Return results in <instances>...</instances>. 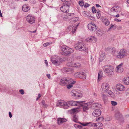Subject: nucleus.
I'll use <instances>...</instances> for the list:
<instances>
[{"label":"nucleus","mask_w":129,"mask_h":129,"mask_svg":"<svg viewBox=\"0 0 129 129\" xmlns=\"http://www.w3.org/2000/svg\"><path fill=\"white\" fill-rule=\"evenodd\" d=\"M43 105V106L44 107V108H46L47 107V105L45 103Z\"/></svg>","instance_id":"obj_64"},{"label":"nucleus","mask_w":129,"mask_h":129,"mask_svg":"<svg viewBox=\"0 0 129 129\" xmlns=\"http://www.w3.org/2000/svg\"><path fill=\"white\" fill-rule=\"evenodd\" d=\"M79 25V23L76 26H74L73 25L69 26L68 27V28L70 30V28H72V33L73 34L74 33L75 31L76 30V29L77 28V27Z\"/></svg>","instance_id":"obj_20"},{"label":"nucleus","mask_w":129,"mask_h":129,"mask_svg":"<svg viewBox=\"0 0 129 129\" xmlns=\"http://www.w3.org/2000/svg\"><path fill=\"white\" fill-rule=\"evenodd\" d=\"M56 107H59L64 109H68L67 102L64 100L58 101L57 102Z\"/></svg>","instance_id":"obj_5"},{"label":"nucleus","mask_w":129,"mask_h":129,"mask_svg":"<svg viewBox=\"0 0 129 129\" xmlns=\"http://www.w3.org/2000/svg\"><path fill=\"white\" fill-rule=\"evenodd\" d=\"M111 104L112 105L115 106L117 104V103L115 101H111Z\"/></svg>","instance_id":"obj_51"},{"label":"nucleus","mask_w":129,"mask_h":129,"mask_svg":"<svg viewBox=\"0 0 129 129\" xmlns=\"http://www.w3.org/2000/svg\"><path fill=\"white\" fill-rule=\"evenodd\" d=\"M121 114L120 113V112L118 111H117L115 113V118L116 119H118L120 117Z\"/></svg>","instance_id":"obj_27"},{"label":"nucleus","mask_w":129,"mask_h":129,"mask_svg":"<svg viewBox=\"0 0 129 129\" xmlns=\"http://www.w3.org/2000/svg\"><path fill=\"white\" fill-rule=\"evenodd\" d=\"M92 11L93 13H96V12L97 10L95 9L94 7L93 6L92 8Z\"/></svg>","instance_id":"obj_46"},{"label":"nucleus","mask_w":129,"mask_h":129,"mask_svg":"<svg viewBox=\"0 0 129 129\" xmlns=\"http://www.w3.org/2000/svg\"><path fill=\"white\" fill-rule=\"evenodd\" d=\"M20 93L22 94H23L24 93V91L23 89H20L19 90Z\"/></svg>","instance_id":"obj_53"},{"label":"nucleus","mask_w":129,"mask_h":129,"mask_svg":"<svg viewBox=\"0 0 129 129\" xmlns=\"http://www.w3.org/2000/svg\"><path fill=\"white\" fill-rule=\"evenodd\" d=\"M80 123L83 126H86V125H88V124H87V123L86 124H84V123Z\"/></svg>","instance_id":"obj_60"},{"label":"nucleus","mask_w":129,"mask_h":129,"mask_svg":"<svg viewBox=\"0 0 129 129\" xmlns=\"http://www.w3.org/2000/svg\"><path fill=\"white\" fill-rule=\"evenodd\" d=\"M78 117L76 115H75L73 116V121L76 122H77L78 121Z\"/></svg>","instance_id":"obj_34"},{"label":"nucleus","mask_w":129,"mask_h":129,"mask_svg":"<svg viewBox=\"0 0 129 129\" xmlns=\"http://www.w3.org/2000/svg\"><path fill=\"white\" fill-rule=\"evenodd\" d=\"M115 7V9L116 12H119L121 11V8L119 6H114Z\"/></svg>","instance_id":"obj_40"},{"label":"nucleus","mask_w":129,"mask_h":129,"mask_svg":"<svg viewBox=\"0 0 129 129\" xmlns=\"http://www.w3.org/2000/svg\"><path fill=\"white\" fill-rule=\"evenodd\" d=\"M80 79H86V75L85 73L81 72H80Z\"/></svg>","instance_id":"obj_22"},{"label":"nucleus","mask_w":129,"mask_h":129,"mask_svg":"<svg viewBox=\"0 0 129 129\" xmlns=\"http://www.w3.org/2000/svg\"><path fill=\"white\" fill-rule=\"evenodd\" d=\"M112 50H113V51H112V54H113V55L114 56H116L117 57V55H118V53L117 51H116L114 49H112Z\"/></svg>","instance_id":"obj_39"},{"label":"nucleus","mask_w":129,"mask_h":129,"mask_svg":"<svg viewBox=\"0 0 129 129\" xmlns=\"http://www.w3.org/2000/svg\"><path fill=\"white\" fill-rule=\"evenodd\" d=\"M73 84H67V87L68 89H70L73 86Z\"/></svg>","instance_id":"obj_41"},{"label":"nucleus","mask_w":129,"mask_h":129,"mask_svg":"<svg viewBox=\"0 0 129 129\" xmlns=\"http://www.w3.org/2000/svg\"><path fill=\"white\" fill-rule=\"evenodd\" d=\"M86 40L87 41H89V42L92 41L93 42H96L97 40V38L94 36H92L88 38Z\"/></svg>","instance_id":"obj_17"},{"label":"nucleus","mask_w":129,"mask_h":129,"mask_svg":"<svg viewBox=\"0 0 129 129\" xmlns=\"http://www.w3.org/2000/svg\"><path fill=\"white\" fill-rule=\"evenodd\" d=\"M123 63H121L116 67V72L117 73H122L123 71V67H122Z\"/></svg>","instance_id":"obj_13"},{"label":"nucleus","mask_w":129,"mask_h":129,"mask_svg":"<svg viewBox=\"0 0 129 129\" xmlns=\"http://www.w3.org/2000/svg\"><path fill=\"white\" fill-rule=\"evenodd\" d=\"M116 88L119 91H123L125 90L124 86L122 84H117L116 85Z\"/></svg>","instance_id":"obj_15"},{"label":"nucleus","mask_w":129,"mask_h":129,"mask_svg":"<svg viewBox=\"0 0 129 129\" xmlns=\"http://www.w3.org/2000/svg\"><path fill=\"white\" fill-rule=\"evenodd\" d=\"M103 34V32L101 30H97L96 31V34L99 36H102Z\"/></svg>","instance_id":"obj_32"},{"label":"nucleus","mask_w":129,"mask_h":129,"mask_svg":"<svg viewBox=\"0 0 129 129\" xmlns=\"http://www.w3.org/2000/svg\"><path fill=\"white\" fill-rule=\"evenodd\" d=\"M80 72L75 73L74 74V76L75 78H80Z\"/></svg>","instance_id":"obj_31"},{"label":"nucleus","mask_w":129,"mask_h":129,"mask_svg":"<svg viewBox=\"0 0 129 129\" xmlns=\"http://www.w3.org/2000/svg\"><path fill=\"white\" fill-rule=\"evenodd\" d=\"M41 96V95L40 94H38V97L36 99V101L38 100L39 99V98H40Z\"/></svg>","instance_id":"obj_58"},{"label":"nucleus","mask_w":129,"mask_h":129,"mask_svg":"<svg viewBox=\"0 0 129 129\" xmlns=\"http://www.w3.org/2000/svg\"><path fill=\"white\" fill-rule=\"evenodd\" d=\"M106 92H107L108 94L112 98H113L114 97V94L111 90H108Z\"/></svg>","instance_id":"obj_26"},{"label":"nucleus","mask_w":129,"mask_h":129,"mask_svg":"<svg viewBox=\"0 0 129 129\" xmlns=\"http://www.w3.org/2000/svg\"><path fill=\"white\" fill-rule=\"evenodd\" d=\"M44 61H45V63L46 65L47 66H48V63L47 60H45Z\"/></svg>","instance_id":"obj_63"},{"label":"nucleus","mask_w":129,"mask_h":129,"mask_svg":"<svg viewBox=\"0 0 129 129\" xmlns=\"http://www.w3.org/2000/svg\"><path fill=\"white\" fill-rule=\"evenodd\" d=\"M74 63L73 62V60L71 61V62L69 61L67 64L68 66L71 67H73L74 66Z\"/></svg>","instance_id":"obj_29"},{"label":"nucleus","mask_w":129,"mask_h":129,"mask_svg":"<svg viewBox=\"0 0 129 129\" xmlns=\"http://www.w3.org/2000/svg\"><path fill=\"white\" fill-rule=\"evenodd\" d=\"M103 21L104 24L106 26H108L110 24L109 21L107 19H105Z\"/></svg>","instance_id":"obj_36"},{"label":"nucleus","mask_w":129,"mask_h":129,"mask_svg":"<svg viewBox=\"0 0 129 129\" xmlns=\"http://www.w3.org/2000/svg\"><path fill=\"white\" fill-rule=\"evenodd\" d=\"M110 27L109 28V29H111L112 28H113V29H115L116 28V26L115 25H112L111 24L110 25Z\"/></svg>","instance_id":"obj_45"},{"label":"nucleus","mask_w":129,"mask_h":129,"mask_svg":"<svg viewBox=\"0 0 129 129\" xmlns=\"http://www.w3.org/2000/svg\"><path fill=\"white\" fill-rule=\"evenodd\" d=\"M50 44V43H47L44 44H43L44 46L45 47L47 46H48Z\"/></svg>","instance_id":"obj_54"},{"label":"nucleus","mask_w":129,"mask_h":129,"mask_svg":"<svg viewBox=\"0 0 129 129\" xmlns=\"http://www.w3.org/2000/svg\"><path fill=\"white\" fill-rule=\"evenodd\" d=\"M104 118L103 117H101L98 118L97 119H96V121H99L101 122L103 120Z\"/></svg>","instance_id":"obj_48"},{"label":"nucleus","mask_w":129,"mask_h":129,"mask_svg":"<svg viewBox=\"0 0 129 129\" xmlns=\"http://www.w3.org/2000/svg\"><path fill=\"white\" fill-rule=\"evenodd\" d=\"M109 85L108 83L104 82L102 84L101 90L103 92H107L109 89Z\"/></svg>","instance_id":"obj_8"},{"label":"nucleus","mask_w":129,"mask_h":129,"mask_svg":"<svg viewBox=\"0 0 129 129\" xmlns=\"http://www.w3.org/2000/svg\"><path fill=\"white\" fill-rule=\"evenodd\" d=\"M126 55V51L124 49H122L119 53H118V55H117V57L119 58H123L124 56Z\"/></svg>","instance_id":"obj_10"},{"label":"nucleus","mask_w":129,"mask_h":129,"mask_svg":"<svg viewBox=\"0 0 129 129\" xmlns=\"http://www.w3.org/2000/svg\"><path fill=\"white\" fill-rule=\"evenodd\" d=\"M114 20L115 21H116L117 22H120L121 21V20H120L118 19L117 18H115L114 19Z\"/></svg>","instance_id":"obj_59"},{"label":"nucleus","mask_w":129,"mask_h":129,"mask_svg":"<svg viewBox=\"0 0 129 129\" xmlns=\"http://www.w3.org/2000/svg\"><path fill=\"white\" fill-rule=\"evenodd\" d=\"M60 9L62 12L64 13H68L69 12V8L63 5L60 8Z\"/></svg>","instance_id":"obj_16"},{"label":"nucleus","mask_w":129,"mask_h":129,"mask_svg":"<svg viewBox=\"0 0 129 129\" xmlns=\"http://www.w3.org/2000/svg\"><path fill=\"white\" fill-rule=\"evenodd\" d=\"M57 121L58 124L60 125L63 122H66L67 121V120L65 118H59L57 120Z\"/></svg>","instance_id":"obj_18"},{"label":"nucleus","mask_w":129,"mask_h":129,"mask_svg":"<svg viewBox=\"0 0 129 129\" xmlns=\"http://www.w3.org/2000/svg\"><path fill=\"white\" fill-rule=\"evenodd\" d=\"M60 84L62 85H65L67 84H74L76 83V81L72 79L68 78H63L60 81Z\"/></svg>","instance_id":"obj_1"},{"label":"nucleus","mask_w":129,"mask_h":129,"mask_svg":"<svg viewBox=\"0 0 129 129\" xmlns=\"http://www.w3.org/2000/svg\"><path fill=\"white\" fill-rule=\"evenodd\" d=\"M103 99L104 103H106L107 101V97L104 95H103L102 96Z\"/></svg>","instance_id":"obj_38"},{"label":"nucleus","mask_w":129,"mask_h":129,"mask_svg":"<svg viewBox=\"0 0 129 129\" xmlns=\"http://www.w3.org/2000/svg\"><path fill=\"white\" fill-rule=\"evenodd\" d=\"M115 8V6H113L111 9V11L113 12H116Z\"/></svg>","instance_id":"obj_47"},{"label":"nucleus","mask_w":129,"mask_h":129,"mask_svg":"<svg viewBox=\"0 0 129 129\" xmlns=\"http://www.w3.org/2000/svg\"><path fill=\"white\" fill-rule=\"evenodd\" d=\"M102 77L101 73L99 72L98 74V81H100Z\"/></svg>","instance_id":"obj_42"},{"label":"nucleus","mask_w":129,"mask_h":129,"mask_svg":"<svg viewBox=\"0 0 129 129\" xmlns=\"http://www.w3.org/2000/svg\"><path fill=\"white\" fill-rule=\"evenodd\" d=\"M81 67V64L80 63H74L73 67H74L76 68H79Z\"/></svg>","instance_id":"obj_28"},{"label":"nucleus","mask_w":129,"mask_h":129,"mask_svg":"<svg viewBox=\"0 0 129 129\" xmlns=\"http://www.w3.org/2000/svg\"><path fill=\"white\" fill-rule=\"evenodd\" d=\"M9 117L10 118H11V117H12V114H11V113L10 112H9Z\"/></svg>","instance_id":"obj_61"},{"label":"nucleus","mask_w":129,"mask_h":129,"mask_svg":"<svg viewBox=\"0 0 129 129\" xmlns=\"http://www.w3.org/2000/svg\"><path fill=\"white\" fill-rule=\"evenodd\" d=\"M87 26L88 29L91 31L94 32L96 30V27L94 24L90 23L88 24Z\"/></svg>","instance_id":"obj_12"},{"label":"nucleus","mask_w":129,"mask_h":129,"mask_svg":"<svg viewBox=\"0 0 129 129\" xmlns=\"http://www.w3.org/2000/svg\"><path fill=\"white\" fill-rule=\"evenodd\" d=\"M47 77H48V78L49 79H50L51 77H50V74H47Z\"/></svg>","instance_id":"obj_62"},{"label":"nucleus","mask_w":129,"mask_h":129,"mask_svg":"<svg viewBox=\"0 0 129 129\" xmlns=\"http://www.w3.org/2000/svg\"><path fill=\"white\" fill-rule=\"evenodd\" d=\"M64 71L66 72H72L73 71V68H64Z\"/></svg>","instance_id":"obj_23"},{"label":"nucleus","mask_w":129,"mask_h":129,"mask_svg":"<svg viewBox=\"0 0 129 129\" xmlns=\"http://www.w3.org/2000/svg\"><path fill=\"white\" fill-rule=\"evenodd\" d=\"M96 16L97 18L98 19H99L101 16V14L99 12H97Z\"/></svg>","instance_id":"obj_49"},{"label":"nucleus","mask_w":129,"mask_h":129,"mask_svg":"<svg viewBox=\"0 0 129 129\" xmlns=\"http://www.w3.org/2000/svg\"><path fill=\"white\" fill-rule=\"evenodd\" d=\"M99 105H100V104H99L97 103H94L91 105V107L93 108H95L96 107L99 106Z\"/></svg>","instance_id":"obj_33"},{"label":"nucleus","mask_w":129,"mask_h":129,"mask_svg":"<svg viewBox=\"0 0 129 129\" xmlns=\"http://www.w3.org/2000/svg\"><path fill=\"white\" fill-rule=\"evenodd\" d=\"M89 5L88 3H86L84 5V7L86 8L88 7L89 6Z\"/></svg>","instance_id":"obj_57"},{"label":"nucleus","mask_w":129,"mask_h":129,"mask_svg":"<svg viewBox=\"0 0 129 129\" xmlns=\"http://www.w3.org/2000/svg\"><path fill=\"white\" fill-rule=\"evenodd\" d=\"M103 70L105 72L108 74L112 75L113 73V68L111 66H105Z\"/></svg>","instance_id":"obj_6"},{"label":"nucleus","mask_w":129,"mask_h":129,"mask_svg":"<svg viewBox=\"0 0 129 129\" xmlns=\"http://www.w3.org/2000/svg\"><path fill=\"white\" fill-rule=\"evenodd\" d=\"M79 5L81 6H82L84 5V3L83 2L81 1H80L79 2Z\"/></svg>","instance_id":"obj_55"},{"label":"nucleus","mask_w":129,"mask_h":129,"mask_svg":"<svg viewBox=\"0 0 129 129\" xmlns=\"http://www.w3.org/2000/svg\"><path fill=\"white\" fill-rule=\"evenodd\" d=\"M87 13H88L87 12L84 11L83 12L82 14L84 16H86L87 15H88L87 14Z\"/></svg>","instance_id":"obj_50"},{"label":"nucleus","mask_w":129,"mask_h":129,"mask_svg":"<svg viewBox=\"0 0 129 129\" xmlns=\"http://www.w3.org/2000/svg\"><path fill=\"white\" fill-rule=\"evenodd\" d=\"M124 83L126 85L129 84V78L127 77L126 79L124 78L123 80Z\"/></svg>","instance_id":"obj_30"},{"label":"nucleus","mask_w":129,"mask_h":129,"mask_svg":"<svg viewBox=\"0 0 129 129\" xmlns=\"http://www.w3.org/2000/svg\"><path fill=\"white\" fill-rule=\"evenodd\" d=\"M63 5L64 6H66V7H67L69 8L71 5L70 2L69 1H66L65 2L63 3Z\"/></svg>","instance_id":"obj_25"},{"label":"nucleus","mask_w":129,"mask_h":129,"mask_svg":"<svg viewBox=\"0 0 129 129\" xmlns=\"http://www.w3.org/2000/svg\"><path fill=\"white\" fill-rule=\"evenodd\" d=\"M74 47L76 50L81 51L85 50L86 49L85 44L83 43L79 42L76 43Z\"/></svg>","instance_id":"obj_2"},{"label":"nucleus","mask_w":129,"mask_h":129,"mask_svg":"<svg viewBox=\"0 0 129 129\" xmlns=\"http://www.w3.org/2000/svg\"><path fill=\"white\" fill-rule=\"evenodd\" d=\"M71 95L74 96L76 98H80L83 95L81 91H77L74 90H72L71 92Z\"/></svg>","instance_id":"obj_7"},{"label":"nucleus","mask_w":129,"mask_h":129,"mask_svg":"<svg viewBox=\"0 0 129 129\" xmlns=\"http://www.w3.org/2000/svg\"><path fill=\"white\" fill-rule=\"evenodd\" d=\"M101 110L98 109L94 110L92 113V115L94 117H98L101 114Z\"/></svg>","instance_id":"obj_14"},{"label":"nucleus","mask_w":129,"mask_h":129,"mask_svg":"<svg viewBox=\"0 0 129 129\" xmlns=\"http://www.w3.org/2000/svg\"><path fill=\"white\" fill-rule=\"evenodd\" d=\"M79 108H74L72 109V111L73 113L77 112L79 111Z\"/></svg>","instance_id":"obj_44"},{"label":"nucleus","mask_w":129,"mask_h":129,"mask_svg":"<svg viewBox=\"0 0 129 129\" xmlns=\"http://www.w3.org/2000/svg\"><path fill=\"white\" fill-rule=\"evenodd\" d=\"M67 48V50L66 51L65 53V54L66 55H68L69 54L73 53L74 51V50L72 48H69L68 47Z\"/></svg>","instance_id":"obj_19"},{"label":"nucleus","mask_w":129,"mask_h":129,"mask_svg":"<svg viewBox=\"0 0 129 129\" xmlns=\"http://www.w3.org/2000/svg\"><path fill=\"white\" fill-rule=\"evenodd\" d=\"M79 18L78 17H76L73 18L72 19V20L74 22H76L78 21L79 20Z\"/></svg>","instance_id":"obj_43"},{"label":"nucleus","mask_w":129,"mask_h":129,"mask_svg":"<svg viewBox=\"0 0 129 129\" xmlns=\"http://www.w3.org/2000/svg\"><path fill=\"white\" fill-rule=\"evenodd\" d=\"M103 125V124L101 123H97V127H99L100 126H102Z\"/></svg>","instance_id":"obj_52"},{"label":"nucleus","mask_w":129,"mask_h":129,"mask_svg":"<svg viewBox=\"0 0 129 129\" xmlns=\"http://www.w3.org/2000/svg\"><path fill=\"white\" fill-rule=\"evenodd\" d=\"M27 21L31 24L35 22V18L34 16L28 14L26 17Z\"/></svg>","instance_id":"obj_9"},{"label":"nucleus","mask_w":129,"mask_h":129,"mask_svg":"<svg viewBox=\"0 0 129 129\" xmlns=\"http://www.w3.org/2000/svg\"><path fill=\"white\" fill-rule=\"evenodd\" d=\"M76 126H77V127L80 128H81L82 127V126H81L77 125V124H75L74 125V126L76 127Z\"/></svg>","instance_id":"obj_56"},{"label":"nucleus","mask_w":129,"mask_h":129,"mask_svg":"<svg viewBox=\"0 0 129 129\" xmlns=\"http://www.w3.org/2000/svg\"><path fill=\"white\" fill-rule=\"evenodd\" d=\"M61 58H58L57 56H54L51 58V60L52 63L55 65H59L61 60Z\"/></svg>","instance_id":"obj_3"},{"label":"nucleus","mask_w":129,"mask_h":129,"mask_svg":"<svg viewBox=\"0 0 129 129\" xmlns=\"http://www.w3.org/2000/svg\"><path fill=\"white\" fill-rule=\"evenodd\" d=\"M87 124L89 125V126H93L97 127V123H92V122L87 123Z\"/></svg>","instance_id":"obj_37"},{"label":"nucleus","mask_w":129,"mask_h":129,"mask_svg":"<svg viewBox=\"0 0 129 129\" xmlns=\"http://www.w3.org/2000/svg\"><path fill=\"white\" fill-rule=\"evenodd\" d=\"M22 9L23 11L25 12H27L30 9L28 6L26 5H24L22 7Z\"/></svg>","instance_id":"obj_21"},{"label":"nucleus","mask_w":129,"mask_h":129,"mask_svg":"<svg viewBox=\"0 0 129 129\" xmlns=\"http://www.w3.org/2000/svg\"><path fill=\"white\" fill-rule=\"evenodd\" d=\"M84 102L80 101L79 102V105L81 107L83 112L86 113L87 112V111L89 109V104L84 103Z\"/></svg>","instance_id":"obj_4"},{"label":"nucleus","mask_w":129,"mask_h":129,"mask_svg":"<svg viewBox=\"0 0 129 129\" xmlns=\"http://www.w3.org/2000/svg\"><path fill=\"white\" fill-rule=\"evenodd\" d=\"M68 47L65 46H62L61 48V50L64 53H65L66 51L67 50V48Z\"/></svg>","instance_id":"obj_35"},{"label":"nucleus","mask_w":129,"mask_h":129,"mask_svg":"<svg viewBox=\"0 0 129 129\" xmlns=\"http://www.w3.org/2000/svg\"><path fill=\"white\" fill-rule=\"evenodd\" d=\"M105 57V54L101 52L100 54V55L99 57L100 60L101 61L102 60L104 59Z\"/></svg>","instance_id":"obj_24"},{"label":"nucleus","mask_w":129,"mask_h":129,"mask_svg":"<svg viewBox=\"0 0 129 129\" xmlns=\"http://www.w3.org/2000/svg\"><path fill=\"white\" fill-rule=\"evenodd\" d=\"M79 102L73 101L67 102V104L68 106V109L71 106L79 105Z\"/></svg>","instance_id":"obj_11"}]
</instances>
